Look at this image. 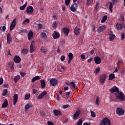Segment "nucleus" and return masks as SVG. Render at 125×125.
<instances>
[{
  "label": "nucleus",
  "mask_w": 125,
  "mask_h": 125,
  "mask_svg": "<svg viewBox=\"0 0 125 125\" xmlns=\"http://www.w3.org/2000/svg\"><path fill=\"white\" fill-rule=\"evenodd\" d=\"M110 120L107 118H105L100 123V125H110Z\"/></svg>",
  "instance_id": "nucleus-1"
},
{
  "label": "nucleus",
  "mask_w": 125,
  "mask_h": 125,
  "mask_svg": "<svg viewBox=\"0 0 125 125\" xmlns=\"http://www.w3.org/2000/svg\"><path fill=\"white\" fill-rule=\"evenodd\" d=\"M116 113L119 116H123L124 115V110L121 108H117L116 109Z\"/></svg>",
  "instance_id": "nucleus-2"
},
{
  "label": "nucleus",
  "mask_w": 125,
  "mask_h": 125,
  "mask_svg": "<svg viewBox=\"0 0 125 125\" xmlns=\"http://www.w3.org/2000/svg\"><path fill=\"white\" fill-rule=\"evenodd\" d=\"M116 98H119V100L121 101L125 100L124 94L122 92L119 93L118 94L116 93Z\"/></svg>",
  "instance_id": "nucleus-3"
},
{
  "label": "nucleus",
  "mask_w": 125,
  "mask_h": 125,
  "mask_svg": "<svg viewBox=\"0 0 125 125\" xmlns=\"http://www.w3.org/2000/svg\"><path fill=\"white\" fill-rule=\"evenodd\" d=\"M81 115V111L80 110H77L74 113V114H73V117H72V119H73L74 120H76L78 119V117H80V115Z\"/></svg>",
  "instance_id": "nucleus-4"
},
{
  "label": "nucleus",
  "mask_w": 125,
  "mask_h": 125,
  "mask_svg": "<svg viewBox=\"0 0 125 125\" xmlns=\"http://www.w3.org/2000/svg\"><path fill=\"white\" fill-rule=\"evenodd\" d=\"M118 2L117 0H112L111 2H109V11L111 12H112V7L114 5H115L116 3Z\"/></svg>",
  "instance_id": "nucleus-5"
},
{
  "label": "nucleus",
  "mask_w": 125,
  "mask_h": 125,
  "mask_svg": "<svg viewBox=\"0 0 125 125\" xmlns=\"http://www.w3.org/2000/svg\"><path fill=\"white\" fill-rule=\"evenodd\" d=\"M106 74H103L101 75V77H100V83L101 84H104V83H105V81H106Z\"/></svg>",
  "instance_id": "nucleus-6"
},
{
  "label": "nucleus",
  "mask_w": 125,
  "mask_h": 125,
  "mask_svg": "<svg viewBox=\"0 0 125 125\" xmlns=\"http://www.w3.org/2000/svg\"><path fill=\"white\" fill-rule=\"evenodd\" d=\"M50 84L52 86H55L57 85V80L55 79H52L50 80Z\"/></svg>",
  "instance_id": "nucleus-7"
},
{
  "label": "nucleus",
  "mask_w": 125,
  "mask_h": 125,
  "mask_svg": "<svg viewBox=\"0 0 125 125\" xmlns=\"http://www.w3.org/2000/svg\"><path fill=\"white\" fill-rule=\"evenodd\" d=\"M13 62L16 63H19L21 62V58H20L19 56L16 55L15 57L13 58Z\"/></svg>",
  "instance_id": "nucleus-8"
},
{
  "label": "nucleus",
  "mask_w": 125,
  "mask_h": 125,
  "mask_svg": "<svg viewBox=\"0 0 125 125\" xmlns=\"http://www.w3.org/2000/svg\"><path fill=\"white\" fill-rule=\"evenodd\" d=\"M109 91L111 93H113L115 92L119 93V88L116 86H113L110 90Z\"/></svg>",
  "instance_id": "nucleus-9"
},
{
  "label": "nucleus",
  "mask_w": 125,
  "mask_h": 125,
  "mask_svg": "<svg viewBox=\"0 0 125 125\" xmlns=\"http://www.w3.org/2000/svg\"><path fill=\"white\" fill-rule=\"evenodd\" d=\"M52 36L54 40H56L58 39L59 37H60V34H59V33L57 32V31H54V33H53Z\"/></svg>",
  "instance_id": "nucleus-10"
},
{
  "label": "nucleus",
  "mask_w": 125,
  "mask_h": 125,
  "mask_svg": "<svg viewBox=\"0 0 125 125\" xmlns=\"http://www.w3.org/2000/svg\"><path fill=\"white\" fill-rule=\"evenodd\" d=\"M33 12H34V8H33V6H29L26 9V13H27V14H33Z\"/></svg>",
  "instance_id": "nucleus-11"
},
{
  "label": "nucleus",
  "mask_w": 125,
  "mask_h": 125,
  "mask_svg": "<svg viewBox=\"0 0 125 125\" xmlns=\"http://www.w3.org/2000/svg\"><path fill=\"white\" fill-rule=\"evenodd\" d=\"M77 10V4H72L71 7H70V10L72 12H75Z\"/></svg>",
  "instance_id": "nucleus-12"
},
{
  "label": "nucleus",
  "mask_w": 125,
  "mask_h": 125,
  "mask_svg": "<svg viewBox=\"0 0 125 125\" xmlns=\"http://www.w3.org/2000/svg\"><path fill=\"white\" fill-rule=\"evenodd\" d=\"M46 94H47V93L46 91H43L38 97H37V99L38 100H41L43 99V97H44Z\"/></svg>",
  "instance_id": "nucleus-13"
},
{
  "label": "nucleus",
  "mask_w": 125,
  "mask_h": 125,
  "mask_svg": "<svg viewBox=\"0 0 125 125\" xmlns=\"http://www.w3.org/2000/svg\"><path fill=\"white\" fill-rule=\"evenodd\" d=\"M105 29H106V25L100 26V27H99V28H98V29L97 30V32L100 33L102 32H103L105 30Z\"/></svg>",
  "instance_id": "nucleus-14"
},
{
  "label": "nucleus",
  "mask_w": 125,
  "mask_h": 125,
  "mask_svg": "<svg viewBox=\"0 0 125 125\" xmlns=\"http://www.w3.org/2000/svg\"><path fill=\"white\" fill-rule=\"evenodd\" d=\"M69 32L70 30L69 29V28L66 27L62 28V32L63 33L65 36H68Z\"/></svg>",
  "instance_id": "nucleus-15"
},
{
  "label": "nucleus",
  "mask_w": 125,
  "mask_h": 125,
  "mask_svg": "<svg viewBox=\"0 0 125 125\" xmlns=\"http://www.w3.org/2000/svg\"><path fill=\"white\" fill-rule=\"evenodd\" d=\"M101 58L99 56L94 57V62L95 64H100L101 63Z\"/></svg>",
  "instance_id": "nucleus-16"
},
{
  "label": "nucleus",
  "mask_w": 125,
  "mask_h": 125,
  "mask_svg": "<svg viewBox=\"0 0 125 125\" xmlns=\"http://www.w3.org/2000/svg\"><path fill=\"white\" fill-rule=\"evenodd\" d=\"M53 113L54 116H59L61 115V112L57 109H54L53 110Z\"/></svg>",
  "instance_id": "nucleus-17"
},
{
  "label": "nucleus",
  "mask_w": 125,
  "mask_h": 125,
  "mask_svg": "<svg viewBox=\"0 0 125 125\" xmlns=\"http://www.w3.org/2000/svg\"><path fill=\"white\" fill-rule=\"evenodd\" d=\"M16 27V19H14L11 22V24H10V31H12L13 28Z\"/></svg>",
  "instance_id": "nucleus-18"
},
{
  "label": "nucleus",
  "mask_w": 125,
  "mask_h": 125,
  "mask_svg": "<svg viewBox=\"0 0 125 125\" xmlns=\"http://www.w3.org/2000/svg\"><path fill=\"white\" fill-rule=\"evenodd\" d=\"M12 38H11V35L10 33H8L7 34V43L10 44V42H11Z\"/></svg>",
  "instance_id": "nucleus-19"
},
{
  "label": "nucleus",
  "mask_w": 125,
  "mask_h": 125,
  "mask_svg": "<svg viewBox=\"0 0 125 125\" xmlns=\"http://www.w3.org/2000/svg\"><path fill=\"white\" fill-rule=\"evenodd\" d=\"M65 84L71 85V86H72V87L74 89H76V88H77V87L75 86V83L74 82H65Z\"/></svg>",
  "instance_id": "nucleus-20"
},
{
  "label": "nucleus",
  "mask_w": 125,
  "mask_h": 125,
  "mask_svg": "<svg viewBox=\"0 0 125 125\" xmlns=\"http://www.w3.org/2000/svg\"><path fill=\"white\" fill-rule=\"evenodd\" d=\"M81 33V30L80 28H79L77 27H75V28H74V34H75V35L78 36L80 35V34Z\"/></svg>",
  "instance_id": "nucleus-21"
},
{
  "label": "nucleus",
  "mask_w": 125,
  "mask_h": 125,
  "mask_svg": "<svg viewBox=\"0 0 125 125\" xmlns=\"http://www.w3.org/2000/svg\"><path fill=\"white\" fill-rule=\"evenodd\" d=\"M35 50L36 49L35 48V47H34V44L33 43H31L30 46L29 47V52L30 53H33Z\"/></svg>",
  "instance_id": "nucleus-22"
},
{
  "label": "nucleus",
  "mask_w": 125,
  "mask_h": 125,
  "mask_svg": "<svg viewBox=\"0 0 125 125\" xmlns=\"http://www.w3.org/2000/svg\"><path fill=\"white\" fill-rule=\"evenodd\" d=\"M18 94H15L13 95V105H16L18 102Z\"/></svg>",
  "instance_id": "nucleus-23"
},
{
  "label": "nucleus",
  "mask_w": 125,
  "mask_h": 125,
  "mask_svg": "<svg viewBox=\"0 0 125 125\" xmlns=\"http://www.w3.org/2000/svg\"><path fill=\"white\" fill-rule=\"evenodd\" d=\"M30 108H33V104L31 103H28L26 105H25V109L28 110Z\"/></svg>",
  "instance_id": "nucleus-24"
},
{
  "label": "nucleus",
  "mask_w": 125,
  "mask_h": 125,
  "mask_svg": "<svg viewBox=\"0 0 125 125\" xmlns=\"http://www.w3.org/2000/svg\"><path fill=\"white\" fill-rule=\"evenodd\" d=\"M40 83H41V88H45V82L44 80H40Z\"/></svg>",
  "instance_id": "nucleus-25"
},
{
  "label": "nucleus",
  "mask_w": 125,
  "mask_h": 125,
  "mask_svg": "<svg viewBox=\"0 0 125 125\" xmlns=\"http://www.w3.org/2000/svg\"><path fill=\"white\" fill-rule=\"evenodd\" d=\"M41 78H40V76H37L34 78H33L32 79H31V83H34L36 81L40 80Z\"/></svg>",
  "instance_id": "nucleus-26"
},
{
  "label": "nucleus",
  "mask_w": 125,
  "mask_h": 125,
  "mask_svg": "<svg viewBox=\"0 0 125 125\" xmlns=\"http://www.w3.org/2000/svg\"><path fill=\"white\" fill-rule=\"evenodd\" d=\"M40 51H41V52H42V53L45 54L46 53V52L47 51V49H46V48L45 47L42 46V47H41V48L40 49Z\"/></svg>",
  "instance_id": "nucleus-27"
},
{
  "label": "nucleus",
  "mask_w": 125,
  "mask_h": 125,
  "mask_svg": "<svg viewBox=\"0 0 125 125\" xmlns=\"http://www.w3.org/2000/svg\"><path fill=\"white\" fill-rule=\"evenodd\" d=\"M8 105V101H7V100H5V101H4V103L1 104V108H6Z\"/></svg>",
  "instance_id": "nucleus-28"
},
{
  "label": "nucleus",
  "mask_w": 125,
  "mask_h": 125,
  "mask_svg": "<svg viewBox=\"0 0 125 125\" xmlns=\"http://www.w3.org/2000/svg\"><path fill=\"white\" fill-rule=\"evenodd\" d=\"M28 53V50H27V49L26 48H24L22 49V50L21 51V54L23 55L27 54Z\"/></svg>",
  "instance_id": "nucleus-29"
},
{
  "label": "nucleus",
  "mask_w": 125,
  "mask_h": 125,
  "mask_svg": "<svg viewBox=\"0 0 125 125\" xmlns=\"http://www.w3.org/2000/svg\"><path fill=\"white\" fill-rule=\"evenodd\" d=\"M34 36V33H33V32L30 31L29 33H28V40L30 41L31 39V38H33V36Z\"/></svg>",
  "instance_id": "nucleus-30"
},
{
  "label": "nucleus",
  "mask_w": 125,
  "mask_h": 125,
  "mask_svg": "<svg viewBox=\"0 0 125 125\" xmlns=\"http://www.w3.org/2000/svg\"><path fill=\"white\" fill-rule=\"evenodd\" d=\"M107 20V16L105 15L103 16V18L101 20V23H104Z\"/></svg>",
  "instance_id": "nucleus-31"
},
{
  "label": "nucleus",
  "mask_w": 125,
  "mask_h": 125,
  "mask_svg": "<svg viewBox=\"0 0 125 125\" xmlns=\"http://www.w3.org/2000/svg\"><path fill=\"white\" fill-rule=\"evenodd\" d=\"M116 38V36L112 34H109V41H112Z\"/></svg>",
  "instance_id": "nucleus-32"
},
{
  "label": "nucleus",
  "mask_w": 125,
  "mask_h": 125,
  "mask_svg": "<svg viewBox=\"0 0 125 125\" xmlns=\"http://www.w3.org/2000/svg\"><path fill=\"white\" fill-rule=\"evenodd\" d=\"M40 37L43 39L46 38V33L44 32L41 33V34H40Z\"/></svg>",
  "instance_id": "nucleus-33"
},
{
  "label": "nucleus",
  "mask_w": 125,
  "mask_h": 125,
  "mask_svg": "<svg viewBox=\"0 0 125 125\" xmlns=\"http://www.w3.org/2000/svg\"><path fill=\"white\" fill-rule=\"evenodd\" d=\"M114 79H115V74H113V73H111L109 75L108 80H109V81H111Z\"/></svg>",
  "instance_id": "nucleus-34"
},
{
  "label": "nucleus",
  "mask_w": 125,
  "mask_h": 125,
  "mask_svg": "<svg viewBox=\"0 0 125 125\" xmlns=\"http://www.w3.org/2000/svg\"><path fill=\"white\" fill-rule=\"evenodd\" d=\"M116 26L117 27V29H118V30H122V25H121V24L118 23L117 24Z\"/></svg>",
  "instance_id": "nucleus-35"
},
{
  "label": "nucleus",
  "mask_w": 125,
  "mask_h": 125,
  "mask_svg": "<svg viewBox=\"0 0 125 125\" xmlns=\"http://www.w3.org/2000/svg\"><path fill=\"white\" fill-rule=\"evenodd\" d=\"M27 5V2L25 3L23 6H21L20 7V10H23L25 8H26V6Z\"/></svg>",
  "instance_id": "nucleus-36"
},
{
  "label": "nucleus",
  "mask_w": 125,
  "mask_h": 125,
  "mask_svg": "<svg viewBox=\"0 0 125 125\" xmlns=\"http://www.w3.org/2000/svg\"><path fill=\"white\" fill-rule=\"evenodd\" d=\"M19 80H20V76L18 75L15 77V79H13V81L15 82V83H17Z\"/></svg>",
  "instance_id": "nucleus-37"
},
{
  "label": "nucleus",
  "mask_w": 125,
  "mask_h": 125,
  "mask_svg": "<svg viewBox=\"0 0 125 125\" xmlns=\"http://www.w3.org/2000/svg\"><path fill=\"white\" fill-rule=\"evenodd\" d=\"M100 68L98 67L97 68H95V70H94V74H95V76L98 75V73H99V72H100Z\"/></svg>",
  "instance_id": "nucleus-38"
},
{
  "label": "nucleus",
  "mask_w": 125,
  "mask_h": 125,
  "mask_svg": "<svg viewBox=\"0 0 125 125\" xmlns=\"http://www.w3.org/2000/svg\"><path fill=\"white\" fill-rule=\"evenodd\" d=\"M83 124V120L82 119H78V122L77 123V125H82Z\"/></svg>",
  "instance_id": "nucleus-39"
},
{
  "label": "nucleus",
  "mask_w": 125,
  "mask_h": 125,
  "mask_svg": "<svg viewBox=\"0 0 125 125\" xmlns=\"http://www.w3.org/2000/svg\"><path fill=\"white\" fill-rule=\"evenodd\" d=\"M99 6H100V3H99V2H97V4L95 5L94 10L95 11L98 10V9L99 8Z\"/></svg>",
  "instance_id": "nucleus-40"
},
{
  "label": "nucleus",
  "mask_w": 125,
  "mask_h": 125,
  "mask_svg": "<svg viewBox=\"0 0 125 125\" xmlns=\"http://www.w3.org/2000/svg\"><path fill=\"white\" fill-rule=\"evenodd\" d=\"M7 89H4L3 90V93L1 94V95L3 96H6L7 95Z\"/></svg>",
  "instance_id": "nucleus-41"
},
{
  "label": "nucleus",
  "mask_w": 125,
  "mask_h": 125,
  "mask_svg": "<svg viewBox=\"0 0 125 125\" xmlns=\"http://www.w3.org/2000/svg\"><path fill=\"white\" fill-rule=\"evenodd\" d=\"M68 57L70 60H73V58H74V57H73V54H72L71 52L69 53Z\"/></svg>",
  "instance_id": "nucleus-42"
},
{
  "label": "nucleus",
  "mask_w": 125,
  "mask_h": 125,
  "mask_svg": "<svg viewBox=\"0 0 125 125\" xmlns=\"http://www.w3.org/2000/svg\"><path fill=\"white\" fill-rule=\"evenodd\" d=\"M40 115L42 117H45V112L43 111H40Z\"/></svg>",
  "instance_id": "nucleus-43"
},
{
  "label": "nucleus",
  "mask_w": 125,
  "mask_h": 125,
  "mask_svg": "<svg viewBox=\"0 0 125 125\" xmlns=\"http://www.w3.org/2000/svg\"><path fill=\"white\" fill-rule=\"evenodd\" d=\"M30 95L28 94L25 95V97L24 98V99L25 100H28L29 99Z\"/></svg>",
  "instance_id": "nucleus-44"
},
{
  "label": "nucleus",
  "mask_w": 125,
  "mask_h": 125,
  "mask_svg": "<svg viewBox=\"0 0 125 125\" xmlns=\"http://www.w3.org/2000/svg\"><path fill=\"white\" fill-rule=\"evenodd\" d=\"M37 25L38 26V30H41L42 28V24L41 23L37 24Z\"/></svg>",
  "instance_id": "nucleus-45"
},
{
  "label": "nucleus",
  "mask_w": 125,
  "mask_h": 125,
  "mask_svg": "<svg viewBox=\"0 0 125 125\" xmlns=\"http://www.w3.org/2000/svg\"><path fill=\"white\" fill-rule=\"evenodd\" d=\"M64 3H65V6L69 5V4L70 3V0H64Z\"/></svg>",
  "instance_id": "nucleus-46"
},
{
  "label": "nucleus",
  "mask_w": 125,
  "mask_h": 125,
  "mask_svg": "<svg viewBox=\"0 0 125 125\" xmlns=\"http://www.w3.org/2000/svg\"><path fill=\"white\" fill-rule=\"evenodd\" d=\"M119 20H120V21H124V16L121 15L120 18H119Z\"/></svg>",
  "instance_id": "nucleus-47"
},
{
  "label": "nucleus",
  "mask_w": 125,
  "mask_h": 125,
  "mask_svg": "<svg viewBox=\"0 0 125 125\" xmlns=\"http://www.w3.org/2000/svg\"><path fill=\"white\" fill-rule=\"evenodd\" d=\"M93 2V0H87V5L91 4Z\"/></svg>",
  "instance_id": "nucleus-48"
},
{
  "label": "nucleus",
  "mask_w": 125,
  "mask_h": 125,
  "mask_svg": "<svg viewBox=\"0 0 125 125\" xmlns=\"http://www.w3.org/2000/svg\"><path fill=\"white\" fill-rule=\"evenodd\" d=\"M65 57L64 55L62 56V57H60V61L62 62L64 61Z\"/></svg>",
  "instance_id": "nucleus-49"
},
{
  "label": "nucleus",
  "mask_w": 125,
  "mask_h": 125,
  "mask_svg": "<svg viewBox=\"0 0 125 125\" xmlns=\"http://www.w3.org/2000/svg\"><path fill=\"white\" fill-rule=\"evenodd\" d=\"M90 112L91 113V116L93 118H95V113L92 111H90Z\"/></svg>",
  "instance_id": "nucleus-50"
},
{
  "label": "nucleus",
  "mask_w": 125,
  "mask_h": 125,
  "mask_svg": "<svg viewBox=\"0 0 125 125\" xmlns=\"http://www.w3.org/2000/svg\"><path fill=\"white\" fill-rule=\"evenodd\" d=\"M100 99H99V97H97V100H95V103L96 104H97V105H99V101Z\"/></svg>",
  "instance_id": "nucleus-51"
},
{
  "label": "nucleus",
  "mask_w": 125,
  "mask_h": 125,
  "mask_svg": "<svg viewBox=\"0 0 125 125\" xmlns=\"http://www.w3.org/2000/svg\"><path fill=\"white\" fill-rule=\"evenodd\" d=\"M56 27H57V23L56 22H53V28H56Z\"/></svg>",
  "instance_id": "nucleus-52"
},
{
  "label": "nucleus",
  "mask_w": 125,
  "mask_h": 125,
  "mask_svg": "<svg viewBox=\"0 0 125 125\" xmlns=\"http://www.w3.org/2000/svg\"><path fill=\"white\" fill-rule=\"evenodd\" d=\"M26 74V73H23V72H20V75H21V77H24V76H25V75Z\"/></svg>",
  "instance_id": "nucleus-53"
},
{
  "label": "nucleus",
  "mask_w": 125,
  "mask_h": 125,
  "mask_svg": "<svg viewBox=\"0 0 125 125\" xmlns=\"http://www.w3.org/2000/svg\"><path fill=\"white\" fill-rule=\"evenodd\" d=\"M93 60V58H90V59H88V60H87V62H92Z\"/></svg>",
  "instance_id": "nucleus-54"
},
{
  "label": "nucleus",
  "mask_w": 125,
  "mask_h": 125,
  "mask_svg": "<svg viewBox=\"0 0 125 125\" xmlns=\"http://www.w3.org/2000/svg\"><path fill=\"white\" fill-rule=\"evenodd\" d=\"M23 23H29V19H25V20H24Z\"/></svg>",
  "instance_id": "nucleus-55"
},
{
  "label": "nucleus",
  "mask_w": 125,
  "mask_h": 125,
  "mask_svg": "<svg viewBox=\"0 0 125 125\" xmlns=\"http://www.w3.org/2000/svg\"><path fill=\"white\" fill-rule=\"evenodd\" d=\"M47 125H54V124L52 122L47 121Z\"/></svg>",
  "instance_id": "nucleus-56"
},
{
  "label": "nucleus",
  "mask_w": 125,
  "mask_h": 125,
  "mask_svg": "<svg viewBox=\"0 0 125 125\" xmlns=\"http://www.w3.org/2000/svg\"><path fill=\"white\" fill-rule=\"evenodd\" d=\"M68 107H69V104L63 105V106L62 107V108H63V109H66Z\"/></svg>",
  "instance_id": "nucleus-57"
},
{
  "label": "nucleus",
  "mask_w": 125,
  "mask_h": 125,
  "mask_svg": "<svg viewBox=\"0 0 125 125\" xmlns=\"http://www.w3.org/2000/svg\"><path fill=\"white\" fill-rule=\"evenodd\" d=\"M5 30H6V26H3V27H2L1 28V31L3 32H5Z\"/></svg>",
  "instance_id": "nucleus-58"
},
{
  "label": "nucleus",
  "mask_w": 125,
  "mask_h": 125,
  "mask_svg": "<svg viewBox=\"0 0 125 125\" xmlns=\"http://www.w3.org/2000/svg\"><path fill=\"white\" fill-rule=\"evenodd\" d=\"M2 81H3V80H2V78L0 77V85L2 84Z\"/></svg>",
  "instance_id": "nucleus-59"
},
{
  "label": "nucleus",
  "mask_w": 125,
  "mask_h": 125,
  "mask_svg": "<svg viewBox=\"0 0 125 125\" xmlns=\"http://www.w3.org/2000/svg\"><path fill=\"white\" fill-rule=\"evenodd\" d=\"M70 94H71V92H65V96H69Z\"/></svg>",
  "instance_id": "nucleus-60"
},
{
  "label": "nucleus",
  "mask_w": 125,
  "mask_h": 125,
  "mask_svg": "<svg viewBox=\"0 0 125 125\" xmlns=\"http://www.w3.org/2000/svg\"><path fill=\"white\" fill-rule=\"evenodd\" d=\"M37 90H36L35 89H33V94H35L36 93H37Z\"/></svg>",
  "instance_id": "nucleus-61"
},
{
  "label": "nucleus",
  "mask_w": 125,
  "mask_h": 125,
  "mask_svg": "<svg viewBox=\"0 0 125 125\" xmlns=\"http://www.w3.org/2000/svg\"><path fill=\"white\" fill-rule=\"evenodd\" d=\"M124 40V34L122 33V35H121V40Z\"/></svg>",
  "instance_id": "nucleus-62"
},
{
  "label": "nucleus",
  "mask_w": 125,
  "mask_h": 125,
  "mask_svg": "<svg viewBox=\"0 0 125 125\" xmlns=\"http://www.w3.org/2000/svg\"><path fill=\"white\" fill-rule=\"evenodd\" d=\"M117 68H119V66H120V62H117Z\"/></svg>",
  "instance_id": "nucleus-63"
},
{
  "label": "nucleus",
  "mask_w": 125,
  "mask_h": 125,
  "mask_svg": "<svg viewBox=\"0 0 125 125\" xmlns=\"http://www.w3.org/2000/svg\"><path fill=\"white\" fill-rule=\"evenodd\" d=\"M81 58L82 59H84V55H83V54L81 55Z\"/></svg>",
  "instance_id": "nucleus-64"
}]
</instances>
